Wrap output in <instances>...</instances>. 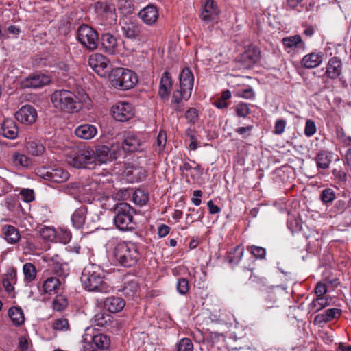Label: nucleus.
Returning <instances> with one entry per match:
<instances>
[{
	"instance_id": "obj_1",
	"label": "nucleus",
	"mask_w": 351,
	"mask_h": 351,
	"mask_svg": "<svg viewBox=\"0 0 351 351\" xmlns=\"http://www.w3.org/2000/svg\"><path fill=\"white\" fill-rule=\"evenodd\" d=\"M82 284L88 291L108 293L111 287L104 281V274L100 267L95 264H88L83 269L81 278Z\"/></svg>"
},
{
	"instance_id": "obj_54",
	"label": "nucleus",
	"mask_w": 351,
	"mask_h": 351,
	"mask_svg": "<svg viewBox=\"0 0 351 351\" xmlns=\"http://www.w3.org/2000/svg\"><path fill=\"white\" fill-rule=\"evenodd\" d=\"M185 117L189 122L195 123L198 119L197 111L194 108H190L185 113Z\"/></svg>"
},
{
	"instance_id": "obj_2",
	"label": "nucleus",
	"mask_w": 351,
	"mask_h": 351,
	"mask_svg": "<svg viewBox=\"0 0 351 351\" xmlns=\"http://www.w3.org/2000/svg\"><path fill=\"white\" fill-rule=\"evenodd\" d=\"M51 101L56 108L66 113L78 112L82 108L81 99L69 90H55L51 95Z\"/></svg>"
},
{
	"instance_id": "obj_55",
	"label": "nucleus",
	"mask_w": 351,
	"mask_h": 351,
	"mask_svg": "<svg viewBox=\"0 0 351 351\" xmlns=\"http://www.w3.org/2000/svg\"><path fill=\"white\" fill-rule=\"evenodd\" d=\"M171 86L160 83L158 95L162 99H167L171 91Z\"/></svg>"
},
{
	"instance_id": "obj_51",
	"label": "nucleus",
	"mask_w": 351,
	"mask_h": 351,
	"mask_svg": "<svg viewBox=\"0 0 351 351\" xmlns=\"http://www.w3.org/2000/svg\"><path fill=\"white\" fill-rule=\"evenodd\" d=\"M236 114L239 117H245L250 114V108L247 104L239 103L235 107Z\"/></svg>"
},
{
	"instance_id": "obj_14",
	"label": "nucleus",
	"mask_w": 351,
	"mask_h": 351,
	"mask_svg": "<svg viewBox=\"0 0 351 351\" xmlns=\"http://www.w3.org/2000/svg\"><path fill=\"white\" fill-rule=\"evenodd\" d=\"M91 330V328H87L85 330V333L83 335V341H92L95 347L99 348L100 351L107 350L110 345V337L102 333H99L97 335H92L89 332Z\"/></svg>"
},
{
	"instance_id": "obj_57",
	"label": "nucleus",
	"mask_w": 351,
	"mask_h": 351,
	"mask_svg": "<svg viewBox=\"0 0 351 351\" xmlns=\"http://www.w3.org/2000/svg\"><path fill=\"white\" fill-rule=\"evenodd\" d=\"M315 294L317 297H323V295L327 292V287L326 284L318 282L315 289Z\"/></svg>"
},
{
	"instance_id": "obj_24",
	"label": "nucleus",
	"mask_w": 351,
	"mask_h": 351,
	"mask_svg": "<svg viewBox=\"0 0 351 351\" xmlns=\"http://www.w3.org/2000/svg\"><path fill=\"white\" fill-rule=\"evenodd\" d=\"M341 73V62L337 58H332L327 65L326 74L331 79L338 77Z\"/></svg>"
},
{
	"instance_id": "obj_8",
	"label": "nucleus",
	"mask_w": 351,
	"mask_h": 351,
	"mask_svg": "<svg viewBox=\"0 0 351 351\" xmlns=\"http://www.w3.org/2000/svg\"><path fill=\"white\" fill-rule=\"evenodd\" d=\"M119 145H98L93 149L95 165H101L117 159Z\"/></svg>"
},
{
	"instance_id": "obj_19",
	"label": "nucleus",
	"mask_w": 351,
	"mask_h": 351,
	"mask_svg": "<svg viewBox=\"0 0 351 351\" xmlns=\"http://www.w3.org/2000/svg\"><path fill=\"white\" fill-rule=\"evenodd\" d=\"M76 188L82 195H93L99 193L101 186L97 181L86 180L78 183Z\"/></svg>"
},
{
	"instance_id": "obj_63",
	"label": "nucleus",
	"mask_w": 351,
	"mask_h": 351,
	"mask_svg": "<svg viewBox=\"0 0 351 351\" xmlns=\"http://www.w3.org/2000/svg\"><path fill=\"white\" fill-rule=\"evenodd\" d=\"M21 195L24 197V200L26 202H31L34 199V191L30 189H23L21 192Z\"/></svg>"
},
{
	"instance_id": "obj_45",
	"label": "nucleus",
	"mask_w": 351,
	"mask_h": 351,
	"mask_svg": "<svg viewBox=\"0 0 351 351\" xmlns=\"http://www.w3.org/2000/svg\"><path fill=\"white\" fill-rule=\"evenodd\" d=\"M193 345L189 338L182 339L177 344V351H193Z\"/></svg>"
},
{
	"instance_id": "obj_60",
	"label": "nucleus",
	"mask_w": 351,
	"mask_h": 351,
	"mask_svg": "<svg viewBox=\"0 0 351 351\" xmlns=\"http://www.w3.org/2000/svg\"><path fill=\"white\" fill-rule=\"evenodd\" d=\"M120 9H124L126 13H132L134 10L132 3L128 0H121L119 2Z\"/></svg>"
},
{
	"instance_id": "obj_59",
	"label": "nucleus",
	"mask_w": 351,
	"mask_h": 351,
	"mask_svg": "<svg viewBox=\"0 0 351 351\" xmlns=\"http://www.w3.org/2000/svg\"><path fill=\"white\" fill-rule=\"evenodd\" d=\"M253 129L252 125H247L246 127H240L236 129V132L240 135H243L244 138L250 136L251 135L250 132Z\"/></svg>"
},
{
	"instance_id": "obj_28",
	"label": "nucleus",
	"mask_w": 351,
	"mask_h": 351,
	"mask_svg": "<svg viewBox=\"0 0 351 351\" xmlns=\"http://www.w3.org/2000/svg\"><path fill=\"white\" fill-rule=\"evenodd\" d=\"M323 60L322 53H311L306 55L302 60V65L306 69H313L319 66Z\"/></svg>"
},
{
	"instance_id": "obj_52",
	"label": "nucleus",
	"mask_w": 351,
	"mask_h": 351,
	"mask_svg": "<svg viewBox=\"0 0 351 351\" xmlns=\"http://www.w3.org/2000/svg\"><path fill=\"white\" fill-rule=\"evenodd\" d=\"M317 130V128L315 123L311 119H308L306 121L305 128H304V134L306 136H313Z\"/></svg>"
},
{
	"instance_id": "obj_33",
	"label": "nucleus",
	"mask_w": 351,
	"mask_h": 351,
	"mask_svg": "<svg viewBox=\"0 0 351 351\" xmlns=\"http://www.w3.org/2000/svg\"><path fill=\"white\" fill-rule=\"evenodd\" d=\"M125 68L117 67L110 69L108 77L111 84L115 88H120V84H121L123 75L124 73Z\"/></svg>"
},
{
	"instance_id": "obj_50",
	"label": "nucleus",
	"mask_w": 351,
	"mask_h": 351,
	"mask_svg": "<svg viewBox=\"0 0 351 351\" xmlns=\"http://www.w3.org/2000/svg\"><path fill=\"white\" fill-rule=\"evenodd\" d=\"M40 235L45 240L52 241L56 237V231L50 227H44L39 231Z\"/></svg>"
},
{
	"instance_id": "obj_56",
	"label": "nucleus",
	"mask_w": 351,
	"mask_h": 351,
	"mask_svg": "<svg viewBox=\"0 0 351 351\" xmlns=\"http://www.w3.org/2000/svg\"><path fill=\"white\" fill-rule=\"evenodd\" d=\"M287 122L284 119H279L276 121L274 128V133L276 134H281L285 129Z\"/></svg>"
},
{
	"instance_id": "obj_38",
	"label": "nucleus",
	"mask_w": 351,
	"mask_h": 351,
	"mask_svg": "<svg viewBox=\"0 0 351 351\" xmlns=\"http://www.w3.org/2000/svg\"><path fill=\"white\" fill-rule=\"evenodd\" d=\"M138 289V285L136 281H130L123 289V295L129 299H134L137 296Z\"/></svg>"
},
{
	"instance_id": "obj_37",
	"label": "nucleus",
	"mask_w": 351,
	"mask_h": 351,
	"mask_svg": "<svg viewBox=\"0 0 351 351\" xmlns=\"http://www.w3.org/2000/svg\"><path fill=\"white\" fill-rule=\"evenodd\" d=\"M283 45L288 48H299L303 49L304 44L299 35L293 36L285 37L282 39Z\"/></svg>"
},
{
	"instance_id": "obj_32",
	"label": "nucleus",
	"mask_w": 351,
	"mask_h": 351,
	"mask_svg": "<svg viewBox=\"0 0 351 351\" xmlns=\"http://www.w3.org/2000/svg\"><path fill=\"white\" fill-rule=\"evenodd\" d=\"M60 280L56 277L47 278L43 284V291L45 293H56L60 287Z\"/></svg>"
},
{
	"instance_id": "obj_64",
	"label": "nucleus",
	"mask_w": 351,
	"mask_h": 351,
	"mask_svg": "<svg viewBox=\"0 0 351 351\" xmlns=\"http://www.w3.org/2000/svg\"><path fill=\"white\" fill-rule=\"evenodd\" d=\"M82 343L84 351H100L92 341L82 340Z\"/></svg>"
},
{
	"instance_id": "obj_15",
	"label": "nucleus",
	"mask_w": 351,
	"mask_h": 351,
	"mask_svg": "<svg viewBox=\"0 0 351 351\" xmlns=\"http://www.w3.org/2000/svg\"><path fill=\"white\" fill-rule=\"evenodd\" d=\"M194 77L189 68L184 69L180 75V88L182 90L185 100H188L191 95Z\"/></svg>"
},
{
	"instance_id": "obj_22",
	"label": "nucleus",
	"mask_w": 351,
	"mask_h": 351,
	"mask_svg": "<svg viewBox=\"0 0 351 351\" xmlns=\"http://www.w3.org/2000/svg\"><path fill=\"white\" fill-rule=\"evenodd\" d=\"M97 133L95 126L91 124H83L77 127L75 130V135L82 139L89 140L93 138Z\"/></svg>"
},
{
	"instance_id": "obj_42",
	"label": "nucleus",
	"mask_w": 351,
	"mask_h": 351,
	"mask_svg": "<svg viewBox=\"0 0 351 351\" xmlns=\"http://www.w3.org/2000/svg\"><path fill=\"white\" fill-rule=\"evenodd\" d=\"M14 163L16 166L27 167L32 164L31 159L25 154L15 153L13 156Z\"/></svg>"
},
{
	"instance_id": "obj_53",
	"label": "nucleus",
	"mask_w": 351,
	"mask_h": 351,
	"mask_svg": "<svg viewBox=\"0 0 351 351\" xmlns=\"http://www.w3.org/2000/svg\"><path fill=\"white\" fill-rule=\"evenodd\" d=\"M166 141H167V136L166 133L163 131H160L157 136V147L158 148V153H160L163 151L165 145H166Z\"/></svg>"
},
{
	"instance_id": "obj_13",
	"label": "nucleus",
	"mask_w": 351,
	"mask_h": 351,
	"mask_svg": "<svg viewBox=\"0 0 351 351\" xmlns=\"http://www.w3.org/2000/svg\"><path fill=\"white\" fill-rule=\"evenodd\" d=\"M37 117L36 110L31 105L23 106L15 113L16 120L25 125L33 124L36 121Z\"/></svg>"
},
{
	"instance_id": "obj_49",
	"label": "nucleus",
	"mask_w": 351,
	"mask_h": 351,
	"mask_svg": "<svg viewBox=\"0 0 351 351\" xmlns=\"http://www.w3.org/2000/svg\"><path fill=\"white\" fill-rule=\"evenodd\" d=\"M247 250L256 258L263 259L265 258L266 254V250L262 247H258L255 245L249 246L247 248Z\"/></svg>"
},
{
	"instance_id": "obj_30",
	"label": "nucleus",
	"mask_w": 351,
	"mask_h": 351,
	"mask_svg": "<svg viewBox=\"0 0 351 351\" xmlns=\"http://www.w3.org/2000/svg\"><path fill=\"white\" fill-rule=\"evenodd\" d=\"M341 310L337 308L326 310L323 313L315 316V321L318 323H326L340 316Z\"/></svg>"
},
{
	"instance_id": "obj_35",
	"label": "nucleus",
	"mask_w": 351,
	"mask_h": 351,
	"mask_svg": "<svg viewBox=\"0 0 351 351\" xmlns=\"http://www.w3.org/2000/svg\"><path fill=\"white\" fill-rule=\"evenodd\" d=\"M8 315L13 324L16 326H20L25 321L24 315L22 309L19 307H12L8 311Z\"/></svg>"
},
{
	"instance_id": "obj_11",
	"label": "nucleus",
	"mask_w": 351,
	"mask_h": 351,
	"mask_svg": "<svg viewBox=\"0 0 351 351\" xmlns=\"http://www.w3.org/2000/svg\"><path fill=\"white\" fill-rule=\"evenodd\" d=\"M143 145V141L136 134L130 131L124 132L121 146L125 152L141 151Z\"/></svg>"
},
{
	"instance_id": "obj_47",
	"label": "nucleus",
	"mask_w": 351,
	"mask_h": 351,
	"mask_svg": "<svg viewBox=\"0 0 351 351\" xmlns=\"http://www.w3.org/2000/svg\"><path fill=\"white\" fill-rule=\"evenodd\" d=\"M176 289L181 295H185L189 289V281L185 278H180L178 280Z\"/></svg>"
},
{
	"instance_id": "obj_10",
	"label": "nucleus",
	"mask_w": 351,
	"mask_h": 351,
	"mask_svg": "<svg viewBox=\"0 0 351 351\" xmlns=\"http://www.w3.org/2000/svg\"><path fill=\"white\" fill-rule=\"evenodd\" d=\"M111 112L114 119L121 122L128 121L134 114L132 106L128 102H118L113 105Z\"/></svg>"
},
{
	"instance_id": "obj_12",
	"label": "nucleus",
	"mask_w": 351,
	"mask_h": 351,
	"mask_svg": "<svg viewBox=\"0 0 351 351\" xmlns=\"http://www.w3.org/2000/svg\"><path fill=\"white\" fill-rule=\"evenodd\" d=\"M261 52L255 47H250L238 57V62L243 69H249L260 59Z\"/></svg>"
},
{
	"instance_id": "obj_17",
	"label": "nucleus",
	"mask_w": 351,
	"mask_h": 351,
	"mask_svg": "<svg viewBox=\"0 0 351 351\" xmlns=\"http://www.w3.org/2000/svg\"><path fill=\"white\" fill-rule=\"evenodd\" d=\"M51 81L50 77L43 73H37L25 78L23 82L25 88H37L48 84Z\"/></svg>"
},
{
	"instance_id": "obj_36",
	"label": "nucleus",
	"mask_w": 351,
	"mask_h": 351,
	"mask_svg": "<svg viewBox=\"0 0 351 351\" xmlns=\"http://www.w3.org/2000/svg\"><path fill=\"white\" fill-rule=\"evenodd\" d=\"M26 147L27 152L33 156H40L45 151V147L43 144L36 140L27 141Z\"/></svg>"
},
{
	"instance_id": "obj_21",
	"label": "nucleus",
	"mask_w": 351,
	"mask_h": 351,
	"mask_svg": "<svg viewBox=\"0 0 351 351\" xmlns=\"http://www.w3.org/2000/svg\"><path fill=\"white\" fill-rule=\"evenodd\" d=\"M101 46L104 51L109 54L115 53L117 48V40L110 33L103 34L101 36Z\"/></svg>"
},
{
	"instance_id": "obj_46",
	"label": "nucleus",
	"mask_w": 351,
	"mask_h": 351,
	"mask_svg": "<svg viewBox=\"0 0 351 351\" xmlns=\"http://www.w3.org/2000/svg\"><path fill=\"white\" fill-rule=\"evenodd\" d=\"M336 135L338 140L346 145H351V137L346 135L343 129L337 126L336 128Z\"/></svg>"
},
{
	"instance_id": "obj_58",
	"label": "nucleus",
	"mask_w": 351,
	"mask_h": 351,
	"mask_svg": "<svg viewBox=\"0 0 351 351\" xmlns=\"http://www.w3.org/2000/svg\"><path fill=\"white\" fill-rule=\"evenodd\" d=\"M10 280L8 278H6V279H4L2 282L3 285L5 287V290L8 293H10L14 290V287L12 286L10 280H12V278H15L16 273L14 272L13 274H10Z\"/></svg>"
},
{
	"instance_id": "obj_4",
	"label": "nucleus",
	"mask_w": 351,
	"mask_h": 351,
	"mask_svg": "<svg viewBox=\"0 0 351 351\" xmlns=\"http://www.w3.org/2000/svg\"><path fill=\"white\" fill-rule=\"evenodd\" d=\"M114 212V223L118 229L127 231L136 228V223L133 219L134 210L129 204L125 202L117 204Z\"/></svg>"
},
{
	"instance_id": "obj_40",
	"label": "nucleus",
	"mask_w": 351,
	"mask_h": 351,
	"mask_svg": "<svg viewBox=\"0 0 351 351\" xmlns=\"http://www.w3.org/2000/svg\"><path fill=\"white\" fill-rule=\"evenodd\" d=\"M132 199L136 204L143 206L149 200V195L141 189H136L133 193Z\"/></svg>"
},
{
	"instance_id": "obj_23",
	"label": "nucleus",
	"mask_w": 351,
	"mask_h": 351,
	"mask_svg": "<svg viewBox=\"0 0 351 351\" xmlns=\"http://www.w3.org/2000/svg\"><path fill=\"white\" fill-rule=\"evenodd\" d=\"M104 305L109 312L114 313L121 311L125 306V302L120 297L112 296L105 300Z\"/></svg>"
},
{
	"instance_id": "obj_62",
	"label": "nucleus",
	"mask_w": 351,
	"mask_h": 351,
	"mask_svg": "<svg viewBox=\"0 0 351 351\" xmlns=\"http://www.w3.org/2000/svg\"><path fill=\"white\" fill-rule=\"evenodd\" d=\"M185 99L182 90L180 88V90H176L173 93L172 96V103L178 104L182 101V99Z\"/></svg>"
},
{
	"instance_id": "obj_48",
	"label": "nucleus",
	"mask_w": 351,
	"mask_h": 351,
	"mask_svg": "<svg viewBox=\"0 0 351 351\" xmlns=\"http://www.w3.org/2000/svg\"><path fill=\"white\" fill-rule=\"evenodd\" d=\"M335 198V193L331 189H326L322 191L320 199L324 204L332 202Z\"/></svg>"
},
{
	"instance_id": "obj_6",
	"label": "nucleus",
	"mask_w": 351,
	"mask_h": 351,
	"mask_svg": "<svg viewBox=\"0 0 351 351\" xmlns=\"http://www.w3.org/2000/svg\"><path fill=\"white\" fill-rule=\"evenodd\" d=\"M77 38L88 50L94 51L98 47L99 34L96 29L88 25L82 24L78 27Z\"/></svg>"
},
{
	"instance_id": "obj_5",
	"label": "nucleus",
	"mask_w": 351,
	"mask_h": 351,
	"mask_svg": "<svg viewBox=\"0 0 351 351\" xmlns=\"http://www.w3.org/2000/svg\"><path fill=\"white\" fill-rule=\"evenodd\" d=\"M67 162L75 168H89L95 165L93 147H78L71 151L66 156Z\"/></svg>"
},
{
	"instance_id": "obj_34",
	"label": "nucleus",
	"mask_w": 351,
	"mask_h": 351,
	"mask_svg": "<svg viewBox=\"0 0 351 351\" xmlns=\"http://www.w3.org/2000/svg\"><path fill=\"white\" fill-rule=\"evenodd\" d=\"M92 322L95 326L108 327L112 322V317L105 312L100 311L95 315Z\"/></svg>"
},
{
	"instance_id": "obj_20",
	"label": "nucleus",
	"mask_w": 351,
	"mask_h": 351,
	"mask_svg": "<svg viewBox=\"0 0 351 351\" xmlns=\"http://www.w3.org/2000/svg\"><path fill=\"white\" fill-rule=\"evenodd\" d=\"M18 127L14 121L8 119L1 125V134L9 139H14L18 136Z\"/></svg>"
},
{
	"instance_id": "obj_18",
	"label": "nucleus",
	"mask_w": 351,
	"mask_h": 351,
	"mask_svg": "<svg viewBox=\"0 0 351 351\" xmlns=\"http://www.w3.org/2000/svg\"><path fill=\"white\" fill-rule=\"evenodd\" d=\"M138 16L148 25H154L158 19V10L153 5H149L138 12Z\"/></svg>"
},
{
	"instance_id": "obj_31",
	"label": "nucleus",
	"mask_w": 351,
	"mask_h": 351,
	"mask_svg": "<svg viewBox=\"0 0 351 351\" xmlns=\"http://www.w3.org/2000/svg\"><path fill=\"white\" fill-rule=\"evenodd\" d=\"M315 160L317 168L328 169L332 161V154L328 151L321 150L317 154Z\"/></svg>"
},
{
	"instance_id": "obj_43",
	"label": "nucleus",
	"mask_w": 351,
	"mask_h": 351,
	"mask_svg": "<svg viewBox=\"0 0 351 351\" xmlns=\"http://www.w3.org/2000/svg\"><path fill=\"white\" fill-rule=\"evenodd\" d=\"M68 305L67 299L62 295H57L53 301V308L57 311H62Z\"/></svg>"
},
{
	"instance_id": "obj_61",
	"label": "nucleus",
	"mask_w": 351,
	"mask_h": 351,
	"mask_svg": "<svg viewBox=\"0 0 351 351\" xmlns=\"http://www.w3.org/2000/svg\"><path fill=\"white\" fill-rule=\"evenodd\" d=\"M65 265H62L60 263H56L53 265V271L55 274H56L58 276H65Z\"/></svg>"
},
{
	"instance_id": "obj_16",
	"label": "nucleus",
	"mask_w": 351,
	"mask_h": 351,
	"mask_svg": "<svg viewBox=\"0 0 351 351\" xmlns=\"http://www.w3.org/2000/svg\"><path fill=\"white\" fill-rule=\"evenodd\" d=\"M220 10L213 0H206L201 14V19L205 22H210L218 18Z\"/></svg>"
},
{
	"instance_id": "obj_7",
	"label": "nucleus",
	"mask_w": 351,
	"mask_h": 351,
	"mask_svg": "<svg viewBox=\"0 0 351 351\" xmlns=\"http://www.w3.org/2000/svg\"><path fill=\"white\" fill-rule=\"evenodd\" d=\"M88 63L93 70L102 77H106L111 69L110 60L101 53L90 55Z\"/></svg>"
},
{
	"instance_id": "obj_25",
	"label": "nucleus",
	"mask_w": 351,
	"mask_h": 351,
	"mask_svg": "<svg viewBox=\"0 0 351 351\" xmlns=\"http://www.w3.org/2000/svg\"><path fill=\"white\" fill-rule=\"evenodd\" d=\"M1 231L4 234L5 239L8 243L15 244L18 243L21 239L19 231L12 225L3 226Z\"/></svg>"
},
{
	"instance_id": "obj_41",
	"label": "nucleus",
	"mask_w": 351,
	"mask_h": 351,
	"mask_svg": "<svg viewBox=\"0 0 351 351\" xmlns=\"http://www.w3.org/2000/svg\"><path fill=\"white\" fill-rule=\"evenodd\" d=\"M23 273L25 276V281L27 283L33 281L36 276V269L35 266L30 263H27L23 265Z\"/></svg>"
},
{
	"instance_id": "obj_39",
	"label": "nucleus",
	"mask_w": 351,
	"mask_h": 351,
	"mask_svg": "<svg viewBox=\"0 0 351 351\" xmlns=\"http://www.w3.org/2000/svg\"><path fill=\"white\" fill-rule=\"evenodd\" d=\"M244 253V248L241 245H238L234 247L233 252H230L228 256L227 260L230 264H237L241 259Z\"/></svg>"
},
{
	"instance_id": "obj_3",
	"label": "nucleus",
	"mask_w": 351,
	"mask_h": 351,
	"mask_svg": "<svg viewBox=\"0 0 351 351\" xmlns=\"http://www.w3.org/2000/svg\"><path fill=\"white\" fill-rule=\"evenodd\" d=\"M113 252L119 263L125 267L134 266L141 258L138 246L132 242L117 244Z\"/></svg>"
},
{
	"instance_id": "obj_44",
	"label": "nucleus",
	"mask_w": 351,
	"mask_h": 351,
	"mask_svg": "<svg viewBox=\"0 0 351 351\" xmlns=\"http://www.w3.org/2000/svg\"><path fill=\"white\" fill-rule=\"evenodd\" d=\"M53 328L56 330L66 331L69 330L70 326L67 319L61 317L54 321Z\"/></svg>"
},
{
	"instance_id": "obj_29",
	"label": "nucleus",
	"mask_w": 351,
	"mask_h": 351,
	"mask_svg": "<svg viewBox=\"0 0 351 351\" xmlns=\"http://www.w3.org/2000/svg\"><path fill=\"white\" fill-rule=\"evenodd\" d=\"M121 29L125 37L128 38H135L141 33V26L132 21H125Z\"/></svg>"
},
{
	"instance_id": "obj_27",
	"label": "nucleus",
	"mask_w": 351,
	"mask_h": 351,
	"mask_svg": "<svg viewBox=\"0 0 351 351\" xmlns=\"http://www.w3.org/2000/svg\"><path fill=\"white\" fill-rule=\"evenodd\" d=\"M87 214L88 209L86 206H82L75 210L71 216V221L75 228L80 229L84 226Z\"/></svg>"
},
{
	"instance_id": "obj_9",
	"label": "nucleus",
	"mask_w": 351,
	"mask_h": 351,
	"mask_svg": "<svg viewBox=\"0 0 351 351\" xmlns=\"http://www.w3.org/2000/svg\"><path fill=\"white\" fill-rule=\"evenodd\" d=\"M37 174L45 180L62 183L69 178V173L62 168L48 169L45 167L38 170Z\"/></svg>"
},
{
	"instance_id": "obj_26",
	"label": "nucleus",
	"mask_w": 351,
	"mask_h": 351,
	"mask_svg": "<svg viewBox=\"0 0 351 351\" xmlns=\"http://www.w3.org/2000/svg\"><path fill=\"white\" fill-rule=\"evenodd\" d=\"M138 82L136 74L131 70L125 69L120 89L128 90L133 88Z\"/></svg>"
}]
</instances>
